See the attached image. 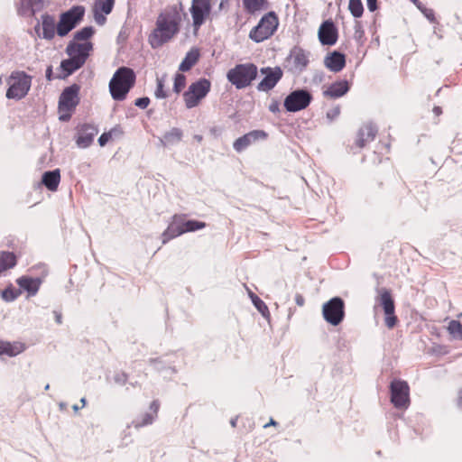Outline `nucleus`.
Here are the masks:
<instances>
[{"label":"nucleus","mask_w":462,"mask_h":462,"mask_svg":"<svg viewBox=\"0 0 462 462\" xmlns=\"http://www.w3.org/2000/svg\"><path fill=\"white\" fill-rule=\"evenodd\" d=\"M324 63L331 71L339 72L346 65V57L343 53L335 51L325 58Z\"/></svg>","instance_id":"nucleus-22"},{"label":"nucleus","mask_w":462,"mask_h":462,"mask_svg":"<svg viewBox=\"0 0 462 462\" xmlns=\"http://www.w3.org/2000/svg\"><path fill=\"white\" fill-rule=\"evenodd\" d=\"M111 138V134L110 133H104L100 135V137L98 138V143L100 146H105L107 142L109 141V139Z\"/></svg>","instance_id":"nucleus-48"},{"label":"nucleus","mask_w":462,"mask_h":462,"mask_svg":"<svg viewBox=\"0 0 462 462\" xmlns=\"http://www.w3.org/2000/svg\"><path fill=\"white\" fill-rule=\"evenodd\" d=\"M94 18L96 23L99 25H103L106 21V16L103 14L99 13L97 7L95 9Z\"/></svg>","instance_id":"nucleus-47"},{"label":"nucleus","mask_w":462,"mask_h":462,"mask_svg":"<svg viewBox=\"0 0 462 462\" xmlns=\"http://www.w3.org/2000/svg\"><path fill=\"white\" fill-rule=\"evenodd\" d=\"M434 112H435L437 115H439L441 111H440V108H439V107L436 106V107H434Z\"/></svg>","instance_id":"nucleus-63"},{"label":"nucleus","mask_w":462,"mask_h":462,"mask_svg":"<svg viewBox=\"0 0 462 462\" xmlns=\"http://www.w3.org/2000/svg\"><path fill=\"white\" fill-rule=\"evenodd\" d=\"M15 255L13 253L1 252L0 253V273L12 268L15 265Z\"/></svg>","instance_id":"nucleus-30"},{"label":"nucleus","mask_w":462,"mask_h":462,"mask_svg":"<svg viewBox=\"0 0 462 462\" xmlns=\"http://www.w3.org/2000/svg\"><path fill=\"white\" fill-rule=\"evenodd\" d=\"M35 31L39 37H42L46 40H51L55 36V32H57V24L55 22V18L50 14H42V23H38L35 26Z\"/></svg>","instance_id":"nucleus-17"},{"label":"nucleus","mask_w":462,"mask_h":462,"mask_svg":"<svg viewBox=\"0 0 462 462\" xmlns=\"http://www.w3.org/2000/svg\"><path fill=\"white\" fill-rule=\"evenodd\" d=\"M269 109L273 113L279 111V104L277 102L271 104Z\"/></svg>","instance_id":"nucleus-55"},{"label":"nucleus","mask_w":462,"mask_h":462,"mask_svg":"<svg viewBox=\"0 0 462 462\" xmlns=\"http://www.w3.org/2000/svg\"><path fill=\"white\" fill-rule=\"evenodd\" d=\"M42 280L29 276H22L17 280V284L26 291L30 296H33L39 291Z\"/></svg>","instance_id":"nucleus-25"},{"label":"nucleus","mask_w":462,"mask_h":462,"mask_svg":"<svg viewBox=\"0 0 462 462\" xmlns=\"http://www.w3.org/2000/svg\"><path fill=\"white\" fill-rule=\"evenodd\" d=\"M23 351L22 346H14L10 343L0 342V355L14 356Z\"/></svg>","instance_id":"nucleus-34"},{"label":"nucleus","mask_w":462,"mask_h":462,"mask_svg":"<svg viewBox=\"0 0 462 462\" xmlns=\"http://www.w3.org/2000/svg\"><path fill=\"white\" fill-rule=\"evenodd\" d=\"M261 73L264 75V78L257 86L259 91L267 92L273 89L282 77V70L279 67L262 68Z\"/></svg>","instance_id":"nucleus-15"},{"label":"nucleus","mask_w":462,"mask_h":462,"mask_svg":"<svg viewBox=\"0 0 462 462\" xmlns=\"http://www.w3.org/2000/svg\"><path fill=\"white\" fill-rule=\"evenodd\" d=\"M378 302L383 307L385 314V325L392 328L397 322V318L394 315V302L388 290L382 288L379 291Z\"/></svg>","instance_id":"nucleus-13"},{"label":"nucleus","mask_w":462,"mask_h":462,"mask_svg":"<svg viewBox=\"0 0 462 462\" xmlns=\"http://www.w3.org/2000/svg\"><path fill=\"white\" fill-rule=\"evenodd\" d=\"M199 53L198 50L189 51L183 60L180 62L179 69L180 71L189 70L198 61Z\"/></svg>","instance_id":"nucleus-29"},{"label":"nucleus","mask_w":462,"mask_h":462,"mask_svg":"<svg viewBox=\"0 0 462 462\" xmlns=\"http://www.w3.org/2000/svg\"><path fill=\"white\" fill-rule=\"evenodd\" d=\"M424 14H425V16H426L430 21H431V22H432V21H434V12H433V10H431V9H426V10L424 11Z\"/></svg>","instance_id":"nucleus-52"},{"label":"nucleus","mask_w":462,"mask_h":462,"mask_svg":"<svg viewBox=\"0 0 462 462\" xmlns=\"http://www.w3.org/2000/svg\"><path fill=\"white\" fill-rule=\"evenodd\" d=\"M2 297H3L5 300H7V301L14 300V298H15V296L13 294V292H12V291H7V290H5V291H4L2 292Z\"/></svg>","instance_id":"nucleus-49"},{"label":"nucleus","mask_w":462,"mask_h":462,"mask_svg":"<svg viewBox=\"0 0 462 462\" xmlns=\"http://www.w3.org/2000/svg\"><path fill=\"white\" fill-rule=\"evenodd\" d=\"M457 404L458 406H462V389L458 392Z\"/></svg>","instance_id":"nucleus-57"},{"label":"nucleus","mask_w":462,"mask_h":462,"mask_svg":"<svg viewBox=\"0 0 462 462\" xmlns=\"http://www.w3.org/2000/svg\"><path fill=\"white\" fill-rule=\"evenodd\" d=\"M409 385L406 382L394 380L391 383V402L398 409H407L410 404Z\"/></svg>","instance_id":"nucleus-11"},{"label":"nucleus","mask_w":462,"mask_h":462,"mask_svg":"<svg viewBox=\"0 0 462 462\" xmlns=\"http://www.w3.org/2000/svg\"><path fill=\"white\" fill-rule=\"evenodd\" d=\"M54 314H55V319H56V322H57L58 324H60V323H61V319H62V318H61V314H60V313H59V312H57V311H55V312H54Z\"/></svg>","instance_id":"nucleus-56"},{"label":"nucleus","mask_w":462,"mask_h":462,"mask_svg":"<svg viewBox=\"0 0 462 462\" xmlns=\"http://www.w3.org/2000/svg\"><path fill=\"white\" fill-rule=\"evenodd\" d=\"M349 90V85L346 80H341L331 84L323 95L330 98H337L344 96Z\"/></svg>","instance_id":"nucleus-24"},{"label":"nucleus","mask_w":462,"mask_h":462,"mask_svg":"<svg viewBox=\"0 0 462 462\" xmlns=\"http://www.w3.org/2000/svg\"><path fill=\"white\" fill-rule=\"evenodd\" d=\"M349 11L354 17H361L364 12V7L361 0H349Z\"/></svg>","instance_id":"nucleus-36"},{"label":"nucleus","mask_w":462,"mask_h":462,"mask_svg":"<svg viewBox=\"0 0 462 462\" xmlns=\"http://www.w3.org/2000/svg\"><path fill=\"white\" fill-rule=\"evenodd\" d=\"M93 45L90 42H76L71 41L66 48V52L69 56H73L76 59H81L84 64L92 50Z\"/></svg>","instance_id":"nucleus-18"},{"label":"nucleus","mask_w":462,"mask_h":462,"mask_svg":"<svg viewBox=\"0 0 462 462\" xmlns=\"http://www.w3.org/2000/svg\"><path fill=\"white\" fill-rule=\"evenodd\" d=\"M310 56V51L298 46L293 47L286 59L289 69L292 72H302L309 65Z\"/></svg>","instance_id":"nucleus-12"},{"label":"nucleus","mask_w":462,"mask_h":462,"mask_svg":"<svg viewBox=\"0 0 462 462\" xmlns=\"http://www.w3.org/2000/svg\"><path fill=\"white\" fill-rule=\"evenodd\" d=\"M377 133V129L371 124L365 125L359 129L357 139H356V144L362 148L366 143L372 142Z\"/></svg>","instance_id":"nucleus-23"},{"label":"nucleus","mask_w":462,"mask_h":462,"mask_svg":"<svg viewBox=\"0 0 462 462\" xmlns=\"http://www.w3.org/2000/svg\"><path fill=\"white\" fill-rule=\"evenodd\" d=\"M69 57V59L62 60L60 63V68L65 71L64 76L72 74L84 65L81 59H76L73 56Z\"/></svg>","instance_id":"nucleus-28"},{"label":"nucleus","mask_w":462,"mask_h":462,"mask_svg":"<svg viewBox=\"0 0 462 462\" xmlns=\"http://www.w3.org/2000/svg\"><path fill=\"white\" fill-rule=\"evenodd\" d=\"M159 407H160V403L158 401H153L151 405H150V409L153 412V416L156 417L157 416V412H158V410H159Z\"/></svg>","instance_id":"nucleus-50"},{"label":"nucleus","mask_w":462,"mask_h":462,"mask_svg":"<svg viewBox=\"0 0 462 462\" xmlns=\"http://www.w3.org/2000/svg\"><path fill=\"white\" fill-rule=\"evenodd\" d=\"M154 419L155 417L152 413H145L141 420H134L133 423L136 429H139L141 427L152 424Z\"/></svg>","instance_id":"nucleus-37"},{"label":"nucleus","mask_w":462,"mask_h":462,"mask_svg":"<svg viewBox=\"0 0 462 462\" xmlns=\"http://www.w3.org/2000/svg\"><path fill=\"white\" fill-rule=\"evenodd\" d=\"M60 181V170H53L43 173L42 178V184L51 191H55Z\"/></svg>","instance_id":"nucleus-26"},{"label":"nucleus","mask_w":462,"mask_h":462,"mask_svg":"<svg viewBox=\"0 0 462 462\" xmlns=\"http://www.w3.org/2000/svg\"><path fill=\"white\" fill-rule=\"evenodd\" d=\"M115 0H105L100 4V10L104 14H109L113 9Z\"/></svg>","instance_id":"nucleus-41"},{"label":"nucleus","mask_w":462,"mask_h":462,"mask_svg":"<svg viewBox=\"0 0 462 462\" xmlns=\"http://www.w3.org/2000/svg\"><path fill=\"white\" fill-rule=\"evenodd\" d=\"M80 402L82 403V406L84 407V406L86 405V402H87L86 398H85V397H82V398L80 399Z\"/></svg>","instance_id":"nucleus-61"},{"label":"nucleus","mask_w":462,"mask_h":462,"mask_svg":"<svg viewBox=\"0 0 462 462\" xmlns=\"http://www.w3.org/2000/svg\"><path fill=\"white\" fill-rule=\"evenodd\" d=\"M135 74L127 67L119 68L109 82V91L115 100H124L134 85Z\"/></svg>","instance_id":"nucleus-2"},{"label":"nucleus","mask_w":462,"mask_h":462,"mask_svg":"<svg viewBox=\"0 0 462 462\" xmlns=\"http://www.w3.org/2000/svg\"><path fill=\"white\" fill-rule=\"evenodd\" d=\"M85 8L81 5L71 7L60 14L57 23V34L60 37L66 36L83 19Z\"/></svg>","instance_id":"nucleus-7"},{"label":"nucleus","mask_w":462,"mask_h":462,"mask_svg":"<svg viewBox=\"0 0 462 462\" xmlns=\"http://www.w3.org/2000/svg\"><path fill=\"white\" fill-rule=\"evenodd\" d=\"M184 234V230L181 226V216L175 215L172 217V221L169 224L167 229L162 233V244L165 245L171 239L175 238Z\"/></svg>","instance_id":"nucleus-21"},{"label":"nucleus","mask_w":462,"mask_h":462,"mask_svg":"<svg viewBox=\"0 0 462 462\" xmlns=\"http://www.w3.org/2000/svg\"><path fill=\"white\" fill-rule=\"evenodd\" d=\"M150 364L154 366L155 369L161 370V360L160 359H150Z\"/></svg>","instance_id":"nucleus-53"},{"label":"nucleus","mask_w":462,"mask_h":462,"mask_svg":"<svg viewBox=\"0 0 462 462\" xmlns=\"http://www.w3.org/2000/svg\"><path fill=\"white\" fill-rule=\"evenodd\" d=\"M312 96L306 89H297L291 92L284 99V107L289 112H298L305 109L311 102Z\"/></svg>","instance_id":"nucleus-10"},{"label":"nucleus","mask_w":462,"mask_h":462,"mask_svg":"<svg viewBox=\"0 0 462 462\" xmlns=\"http://www.w3.org/2000/svg\"><path fill=\"white\" fill-rule=\"evenodd\" d=\"M236 420H237V419H236H236H232V420H231L230 423H231L232 427H236Z\"/></svg>","instance_id":"nucleus-59"},{"label":"nucleus","mask_w":462,"mask_h":462,"mask_svg":"<svg viewBox=\"0 0 462 462\" xmlns=\"http://www.w3.org/2000/svg\"><path fill=\"white\" fill-rule=\"evenodd\" d=\"M276 424H277V422L273 419H271L270 422L264 425V428H267V427H269L271 425L272 426H275Z\"/></svg>","instance_id":"nucleus-58"},{"label":"nucleus","mask_w":462,"mask_h":462,"mask_svg":"<svg viewBox=\"0 0 462 462\" xmlns=\"http://www.w3.org/2000/svg\"><path fill=\"white\" fill-rule=\"evenodd\" d=\"M258 73L257 67L253 63H243L236 65L229 69L226 78L236 88L241 89L248 87Z\"/></svg>","instance_id":"nucleus-3"},{"label":"nucleus","mask_w":462,"mask_h":462,"mask_svg":"<svg viewBox=\"0 0 462 462\" xmlns=\"http://www.w3.org/2000/svg\"><path fill=\"white\" fill-rule=\"evenodd\" d=\"M114 381L117 384L124 385L127 382V374L125 373H116L114 375Z\"/></svg>","instance_id":"nucleus-44"},{"label":"nucleus","mask_w":462,"mask_h":462,"mask_svg":"<svg viewBox=\"0 0 462 462\" xmlns=\"http://www.w3.org/2000/svg\"><path fill=\"white\" fill-rule=\"evenodd\" d=\"M339 114H340V108H339V106H336V107L329 109L327 112V117L332 121V120L336 119L339 116Z\"/></svg>","instance_id":"nucleus-46"},{"label":"nucleus","mask_w":462,"mask_h":462,"mask_svg":"<svg viewBox=\"0 0 462 462\" xmlns=\"http://www.w3.org/2000/svg\"><path fill=\"white\" fill-rule=\"evenodd\" d=\"M253 304L263 316L265 317L269 314L268 307L258 296L254 297Z\"/></svg>","instance_id":"nucleus-38"},{"label":"nucleus","mask_w":462,"mask_h":462,"mask_svg":"<svg viewBox=\"0 0 462 462\" xmlns=\"http://www.w3.org/2000/svg\"><path fill=\"white\" fill-rule=\"evenodd\" d=\"M278 17L274 12H269L263 15L258 24L254 27L249 37L255 42H261L270 38L278 27Z\"/></svg>","instance_id":"nucleus-5"},{"label":"nucleus","mask_w":462,"mask_h":462,"mask_svg":"<svg viewBox=\"0 0 462 462\" xmlns=\"http://www.w3.org/2000/svg\"><path fill=\"white\" fill-rule=\"evenodd\" d=\"M265 4V0H243V5L249 13L263 9Z\"/></svg>","instance_id":"nucleus-35"},{"label":"nucleus","mask_w":462,"mask_h":462,"mask_svg":"<svg viewBox=\"0 0 462 462\" xmlns=\"http://www.w3.org/2000/svg\"><path fill=\"white\" fill-rule=\"evenodd\" d=\"M210 82L206 79H201L192 83L184 93L183 97L187 108L197 106L210 90Z\"/></svg>","instance_id":"nucleus-8"},{"label":"nucleus","mask_w":462,"mask_h":462,"mask_svg":"<svg viewBox=\"0 0 462 462\" xmlns=\"http://www.w3.org/2000/svg\"><path fill=\"white\" fill-rule=\"evenodd\" d=\"M295 301H296L297 305H299V306H303L304 302H305L303 296L300 294H296Z\"/></svg>","instance_id":"nucleus-54"},{"label":"nucleus","mask_w":462,"mask_h":462,"mask_svg":"<svg viewBox=\"0 0 462 462\" xmlns=\"http://www.w3.org/2000/svg\"><path fill=\"white\" fill-rule=\"evenodd\" d=\"M449 335L456 340H462V324L457 320H450L448 326Z\"/></svg>","instance_id":"nucleus-33"},{"label":"nucleus","mask_w":462,"mask_h":462,"mask_svg":"<svg viewBox=\"0 0 462 462\" xmlns=\"http://www.w3.org/2000/svg\"><path fill=\"white\" fill-rule=\"evenodd\" d=\"M266 137L267 134L264 131L254 130L237 138L234 142L233 147L237 152H241L255 141L259 139H265Z\"/></svg>","instance_id":"nucleus-19"},{"label":"nucleus","mask_w":462,"mask_h":462,"mask_svg":"<svg viewBox=\"0 0 462 462\" xmlns=\"http://www.w3.org/2000/svg\"><path fill=\"white\" fill-rule=\"evenodd\" d=\"M376 1L377 0H366L367 7L371 12H374L377 8Z\"/></svg>","instance_id":"nucleus-51"},{"label":"nucleus","mask_w":462,"mask_h":462,"mask_svg":"<svg viewBox=\"0 0 462 462\" xmlns=\"http://www.w3.org/2000/svg\"><path fill=\"white\" fill-rule=\"evenodd\" d=\"M344 301L341 298L335 297L324 303L322 313L325 320L333 326L338 325L344 319Z\"/></svg>","instance_id":"nucleus-9"},{"label":"nucleus","mask_w":462,"mask_h":462,"mask_svg":"<svg viewBox=\"0 0 462 462\" xmlns=\"http://www.w3.org/2000/svg\"><path fill=\"white\" fill-rule=\"evenodd\" d=\"M98 134V129L90 124H84L78 127L76 143L79 148L85 149L90 146L95 136Z\"/></svg>","instance_id":"nucleus-16"},{"label":"nucleus","mask_w":462,"mask_h":462,"mask_svg":"<svg viewBox=\"0 0 462 462\" xmlns=\"http://www.w3.org/2000/svg\"><path fill=\"white\" fill-rule=\"evenodd\" d=\"M150 104V99L147 97L137 98L134 102V105L140 108H146Z\"/></svg>","instance_id":"nucleus-45"},{"label":"nucleus","mask_w":462,"mask_h":462,"mask_svg":"<svg viewBox=\"0 0 462 462\" xmlns=\"http://www.w3.org/2000/svg\"><path fill=\"white\" fill-rule=\"evenodd\" d=\"M211 0H192L190 13L193 20V26L198 30L209 15L211 11Z\"/></svg>","instance_id":"nucleus-14"},{"label":"nucleus","mask_w":462,"mask_h":462,"mask_svg":"<svg viewBox=\"0 0 462 462\" xmlns=\"http://www.w3.org/2000/svg\"><path fill=\"white\" fill-rule=\"evenodd\" d=\"M31 14H34L35 13L41 11L43 7L42 0H33L31 5Z\"/></svg>","instance_id":"nucleus-43"},{"label":"nucleus","mask_w":462,"mask_h":462,"mask_svg":"<svg viewBox=\"0 0 462 462\" xmlns=\"http://www.w3.org/2000/svg\"><path fill=\"white\" fill-rule=\"evenodd\" d=\"M181 138L182 131L179 128H172L160 138V142L163 146L173 145L180 143Z\"/></svg>","instance_id":"nucleus-27"},{"label":"nucleus","mask_w":462,"mask_h":462,"mask_svg":"<svg viewBox=\"0 0 462 462\" xmlns=\"http://www.w3.org/2000/svg\"><path fill=\"white\" fill-rule=\"evenodd\" d=\"M79 87L76 84L66 88L60 96L59 111L60 113V120L66 122L69 120L71 112L76 108L79 102Z\"/></svg>","instance_id":"nucleus-6"},{"label":"nucleus","mask_w":462,"mask_h":462,"mask_svg":"<svg viewBox=\"0 0 462 462\" xmlns=\"http://www.w3.org/2000/svg\"><path fill=\"white\" fill-rule=\"evenodd\" d=\"M72 409H73L74 411H78L79 410V407L77 404H74L72 406Z\"/></svg>","instance_id":"nucleus-64"},{"label":"nucleus","mask_w":462,"mask_h":462,"mask_svg":"<svg viewBox=\"0 0 462 462\" xmlns=\"http://www.w3.org/2000/svg\"><path fill=\"white\" fill-rule=\"evenodd\" d=\"M181 226L184 233H187L204 228L206 226V223L198 220H185L184 216H181Z\"/></svg>","instance_id":"nucleus-31"},{"label":"nucleus","mask_w":462,"mask_h":462,"mask_svg":"<svg viewBox=\"0 0 462 462\" xmlns=\"http://www.w3.org/2000/svg\"><path fill=\"white\" fill-rule=\"evenodd\" d=\"M32 0H22L20 6V13L23 15L31 14V3Z\"/></svg>","instance_id":"nucleus-42"},{"label":"nucleus","mask_w":462,"mask_h":462,"mask_svg":"<svg viewBox=\"0 0 462 462\" xmlns=\"http://www.w3.org/2000/svg\"><path fill=\"white\" fill-rule=\"evenodd\" d=\"M319 40L323 45H334L337 40V30L333 22L322 23L319 29Z\"/></svg>","instance_id":"nucleus-20"},{"label":"nucleus","mask_w":462,"mask_h":462,"mask_svg":"<svg viewBox=\"0 0 462 462\" xmlns=\"http://www.w3.org/2000/svg\"><path fill=\"white\" fill-rule=\"evenodd\" d=\"M9 86L6 91L8 99L20 100L29 92L32 85V77L24 71H13L7 79Z\"/></svg>","instance_id":"nucleus-4"},{"label":"nucleus","mask_w":462,"mask_h":462,"mask_svg":"<svg viewBox=\"0 0 462 462\" xmlns=\"http://www.w3.org/2000/svg\"><path fill=\"white\" fill-rule=\"evenodd\" d=\"M186 77L183 74L178 73L174 79L173 89L176 93H180L185 87Z\"/></svg>","instance_id":"nucleus-39"},{"label":"nucleus","mask_w":462,"mask_h":462,"mask_svg":"<svg viewBox=\"0 0 462 462\" xmlns=\"http://www.w3.org/2000/svg\"><path fill=\"white\" fill-rule=\"evenodd\" d=\"M95 30L92 26H86L76 32L72 41L76 42H85L94 34Z\"/></svg>","instance_id":"nucleus-32"},{"label":"nucleus","mask_w":462,"mask_h":462,"mask_svg":"<svg viewBox=\"0 0 462 462\" xmlns=\"http://www.w3.org/2000/svg\"><path fill=\"white\" fill-rule=\"evenodd\" d=\"M226 3V0H221V2L219 4V9H222Z\"/></svg>","instance_id":"nucleus-60"},{"label":"nucleus","mask_w":462,"mask_h":462,"mask_svg":"<svg viewBox=\"0 0 462 462\" xmlns=\"http://www.w3.org/2000/svg\"><path fill=\"white\" fill-rule=\"evenodd\" d=\"M180 15L174 12L162 13L157 20L154 30L149 35V43L156 49L169 42L178 33Z\"/></svg>","instance_id":"nucleus-1"},{"label":"nucleus","mask_w":462,"mask_h":462,"mask_svg":"<svg viewBox=\"0 0 462 462\" xmlns=\"http://www.w3.org/2000/svg\"><path fill=\"white\" fill-rule=\"evenodd\" d=\"M155 97L157 98H165L167 97V93L164 90V84L162 79H157V88L155 90Z\"/></svg>","instance_id":"nucleus-40"},{"label":"nucleus","mask_w":462,"mask_h":462,"mask_svg":"<svg viewBox=\"0 0 462 462\" xmlns=\"http://www.w3.org/2000/svg\"><path fill=\"white\" fill-rule=\"evenodd\" d=\"M248 294H249V297L251 298V300H253L254 297L256 296L254 292H252L251 291H248Z\"/></svg>","instance_id":"nucleus-62"}]
</instances>
